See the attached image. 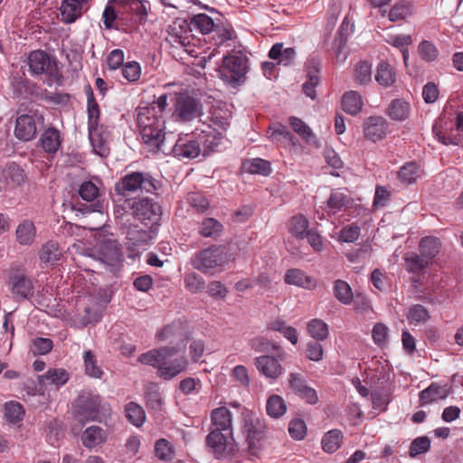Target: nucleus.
Instances as JSON below:
<instances>
[{"mask_svg": "<svg viewBox=\"0 0 463 463\" xmlns=\"http://www.w3.org/2000/svg\"><path fill=\"white\" fill-rule=\"evenodd\" d=\"M175 346L152 349L139 355L138 362L156 369L157 376L170 381L185 372L189 362L185 355H179Z\"/></svg>", "mask_w": 463, "mask_h": 463, "instance_id": "obj_1", "label": "nucleus"}, {"mask_svg": "<svg viewBox=\"0 0 463 463\" xmlns=\"http://www.w3.org/2000/svg\"><path fill=\"white\" fill-rule=\"evenodd\" d=\"M160 186V183L150 174L144 172H132L124 175L120 182L116 184L115 191L118 195L125 196L127 193H135L140 190L146 193H154Z\"/></svg>", "mask_w": 463, "mask_h": 463, "instance_id": "obj_2", "label": "nucleus"}, {"mask_svg": "<svg viewBox=\"0 0 463 463\" xmlns=\"http://www.w3.org/2000/svg\"><path fill=\"white\" fill-rule=\"evenodd\" d=\"M124 203L131 210L134 218L146 227L154 228L159 223L162 215L161 207L152 199L126 200Z\"/></svg>", "mask_w": 463, "mask_h": 463, "instance_id": "obj_3", "label": "nucleus"}, {"mask_svg": "<svg viewBox=\"0 0 463 463\" xmlns=\"http://www.w3.org/2000/svg\"><path fill=\"white\" fill-rule=\"evenodd\" d=\"M233 408H240V415L238 418L239 425L242 433L246 436V441L250 449L256 446L260 439L265 425L263 421L251 410L242 407L233 402Z\"/></svg>", "mask_w": 463, "mask_h": 463, "instance_id": "obj_4", "label": "nucleus"}, {"mask_svg": "<svg viewBox=\"0 0 463 463\" xmlns=\"http://www.w3.org/2000/svg\"><path fill=\"white\" fill-rule=\"evenodd\" d=\"M6 284L16 301L29 299L33 295V281L21 268L14 267L8 270Z\"/></svg>", "mask_w": 463, "mask_h": 463, "instance_id": "obj_5", "label": "nucleus"}, {"mask_svg": "<svg viewBox=\"0 0 463 463\" xmlns=\"http://www.w3.org/2000/svg\"><path fill=\"white\" fill-rule=\"evenodd\" d=\"M227 260V252L222 246H213L197 252L193 260L194 269L208 272Z\"/></svg>", "mask_w": 463, "mask_h": 463, "instance_id": "obj_6", "label": "nucleus"}, {"mask_svg": "<svg viewBox=\"0 0 463 463\" xmlns=\"http://www.w3.org/2000/svg\"><path fill=\"white\" fill-rule=\"evenodd\" d=\"M173 116L179 121H191L199 115L198 101L187 93L175 96Z\"/></svg>", "mask_w": 463, "mask_h": 463, "instance_id": "obj_7", "label": "nucleus"}, {"mask_svg": "<svg viewBox=\"0 0 463 463\" xmlns=\"http://www.w3.org/2000/svg\"><path fill=\"white\" fill-rule=\"evenodd\" d=\"M250 70L247 50L233 41V89L246 83Z\"/></svg>", "mask_w": 463, "mask_h": 463, "instance_id": "obj_8", "label": "nucleus"}, {"mask_svg": "<svg viewBox=\"0 0 463 463\" xmlns=\"http://www.w3.org/2000/svg\"><path fill=\"white\" fill-rule=\"evenodd\" d=\"M43 121L42 115L23 114L17 117L14 130V137L23 142L33 140L37 134V121Z\"/></svg>", "mask_w": 463, "mask_h": 463, "instance_id": "obj_9", "label": "nucleus"}, {"mask_svg": "<svg viewBox=\"0 0 463 463\" xmlns=\"http://www.w3.org/2000/svg\"><path fill=\"white\" fill-rule=\"evenodd\" d=\"M27 176L22 166L15 163L7 164L0 172V192L22 186Z\"/></svg>", "mask_w": 463, "mask_h": 463, "instance_id": "obj_10", "label": "nucleus"}, {"mask_svg": "<svg viewBox=\"0 0 463 463\" xmlns=\"http://www.w3.org/2000/svg\"><path fill=\"white\" fill-rule=\"evenodd\" d=\"M155 236L156 231L153 228L140 229L137 225L130 226L126 232L128 246L133 254L145 250Z\"/></svg>", "mask_w": 463, "mask_h": 463, "instance_id": "obj_11", "label": "nucleus"}, {"mask_svg": "<svg viewBox=\"0 0 463 463\" xmlns=\"http://www.w3.org/2000/svg\"><path fill=\"white\" fill-rule=\"evenodd\" d=\"M364 138L377 143L386 137L389 131V123L380 116L369 117L363 126Z\"/></svg>", "mask_w": 463, "mask_h": 463, "instance_id": "obj_12", "label": "nucleus"}, {"mask_svg": "<svg viewBox=\"0 0 463 463\" xmlns=\"http://www.w3.org/2000/svg\"><path fill=\"white\" fill-rule=\"evenodd\" d=\"M77 417L80 421L93 420L102 407L101 398L99 395H80L77 400Z\"/></svg>", "mask_w": 463, "mask_h": 463, "instance_id": "obj_13", "label": "nucleus"}, {"mask_svg": "<svg viewBox=\"0 0 463 463\" xmlns=\"http://www.w3.org/2000/svg\"><path fill=\"white\" fill-rule=\"evenodd\" d=\"M97 259L110 267H114L121 262L122 254L119 244L115 240H104L99 246L97 250Z\"/></svg>", "mask_w": 463, "mask_h": 463, "instance_id": "obj_14", "label": "nucleus"}, {"mask_svg": "<svg viewBox=\"0 0 463 463\" xmlns=\"http://www.w3.org/2000/svg\"><path fill=\"white\" fill-rule=\"evenodd\" d=\"M88 129L89 138L94 152L102 157H106L109 153V131L103 125L89 127Z\"/></svg>", "mask_w": 463, "mask_h": 463, "instance_id": "obj_15", "label": "nucleus"}, {"mask_svg": "<svg viewBox=\"0 0 463 463\" xmlns=\"http://www.w3.org/2000/svg\"><path fill=\"white\" fill-rule=\"evenodd\" d=\"M288 383L292 392L309 404H316L318 402L317 392L307 385L305 378L298 373H290Z\"/></svg>", "mask_w": 463, "mask_h": 463, "instance_id": "obj_16", "label": "nucleus"}, {"mask_svg": "<svg viewBox=\"0 0 463 463\" xmlns=\"http://www.w3.org/2000/svg\"><path fill=\"white\" fill-rule=\"evenodd\" d=\"M165 125L163 127H154L153 128L139 129L143 142L152 150H162L166 153L165 134L164 133Z\"/></svg>", "mask_w": 463, "mask_h": 463, "instance_id": "obj_17", "label": "nucleus"}, {"mask_svg": "<svg viewBox=\"0 0 463 463\" xmlns=\"http://www.w3.org/2000/svg\"><path fill=\"white\" fill-rule=\"evenodd\" d=\"M28 66L33 75L52 73L54 63L50 56L42 50L32 52L28 56Z\"/></svg>", "mask_w": 463, "mask_h": 463, "instance_id": "obj_18", "label": "nucleus"}, {"mask_svg": "<svg viewBox=\"0 0 463 463\" xmlns=\"http://www.w3.org/2000/svg\"><path fill=\"white\" fill-rule=\"evenodd\" d=\"M255 366L266 378L276 380L283 373L280 363L271 355H261L255 359Z\"/></svg>", "mask_w": 463, "mask_h": 463, "instance_id": "obj_19", "label": "nucleus"}, {"mask_svg": "<svg viewBox=\"0 0 463 463\" xmlns=\"http://www.w3.org/2000/svg\"><path fill=\"white\" fill-rule=\"evenodd\" d=\"M86 0H63L60 11L61 20L65 24L74 23L82 14V7Z\"/></svg>", "mask_w": 463, "mask_h": 463, "instance_id": "obj_20", "label": "nucleus"}, {"mask_svg": "<svg viewBox=\"0 0 463 463\" xmlns=\"http://www.w3.org/2000/svg\"><path fill=\"white\" fill-rule=\"evenodd\" d=\"M170 149L174 153L175 156L179 158L193 159L203 153L200 142H198L197 138L186 142L178 140L173 147H170Z\"/></svg>", "mask_w": 463, "mask_h": 463, "instance_id": "obj_21", "label": "nucleus"}, {"mask_svg": "<svg viewBox=\"0 0 463 463\" xmlns=\"http://www.w3.org/2000/svg\"><path fill=\"white\" fill-rule=\"evenodd\" d=\"M202 152L203 156H207L210 153L215 151L222 140V132L218 129H210L209 131H203L197 137Z\"/></svg>", "mask_w": 463, "mask_h": 463, "instance_id": "obj_22", "label": "nucleus"}, {"mask_svg": "<svg viewBox=\"0 0 463 463\" xmlns=\"http://www.w3.org/2000/svg\"><path fill=\"white\" fill-rule=\"evenodd\" d=\"M284 280L288 285H294L305 289H312L316 287L314 278L307 276L305 271L299 269L287 270Z\"/></svg>", "mask_w": 463, "mask_h": 463, "instance_id": "obj_23", "label": "nucleus"}, {"mask_svg": "<svg viewBox=\"0 0 463 463\" xmlns=\"http://www.w3.org/2000/svg\"><path fill=\"white\" fill-rule=\"evenodd\" d=\"M137 123L139 129L153 128L154 127H163L165 120L163 115L157 114L155 107L143 108L137 114Z\"/></svg>", "mask_w": 463, "mask_h": 463, "instance_id": "obj_24", "label": "nucleus"}, {"mask_svg": "<svg viewBox=\"0 0 463 463\" xmlns=\"http://www.w3.org/2000/svg\"><path fill=\"white\" fill-rule=\"evenodd\" d=\"M69 380L68 373L62 368H51L40 375L38 382L42 386L54 385L57 388L64 385Z\"/></svg>", "mask_w": 463, "mask_h": 463, "instance_id": "obj_25", "label": "nucleus"}, {"mask_svg": "<svg viewBox=\"0 0 463 463\" xmlns=\"http://www.w3.org/2000/svg\"><path fill=\"white\" fill-rule=\"evenodd\" d=\"M213 430L206 437V443L213 452L219 458L222 456L227 448V439L232 436L228 431Z\"/></svg>", "mask_w": 463, "mask_h": 463, "instance_id": "obj_26", "label": "nucleus"}, {"mask_svg": "<svg viewBox=\"0 0 463 463\" xmlns=\"http://www.w3.org/2000/svg\"><path fill=\"white\" fill-rule=\"evenodd\" d=\"M107 439L106 431L99 426L87 428L81 435V441L84 447L92 449L101 445Z\"/></svg>", "mask_w": 463, "mask_h": 463, "instance_id": "obj_27", "label": "nucleus"}, {"mask_svg": "<svg viewBox=\"0 0 463 463\" xmlns=\"http://www.w3.org/2000/svg\"><path fill=\"white\" fill-rule=\"evenodd\" d=\"M40 142L46 153L54 154L61 147V137L58 129L51 127L42 134Z\"/></svg>", "mask_w": 463, "mask_h": 463, "instance_id": "obj_28", "label": "nucleus"}, {"mask_svg": "<svg viewBox=\"0 0 463 463\" xmlns=\"http://www.w3.org/2000/svg\"><path fill=\"white\" fill-rule=\"evenodd\" d=\"M15 237L20 245H32L36 238V228L33 222L24 220L19 223L15 231Z\"/></svg>", "mask_w": 463, "mask_h": 463, "instance_id": "obj_29", "label": "nucleus"}, {"mask_svg": "<svg viewBox=\"0 0 463 463\" xmlns=\"http://www.w3.org/2000/svg\"><path fill=\"white\" fill-rule=\"evenodd\" d=\"M110 3H115L121 6L128 5L132 13L137 17L139 23L145 24L147 21L149 3L144 0H109Z\"/></svg>", "mask_w": 463, "mask_h": 463, "instance_id": "obj_30", "label": "nucleus"}, {"mask_svg": "<svg viewBox=\"0 0 463 463\" xmlns=\"http://www.w3.org/2000/svg\"><path fill=\"white\" fill-rule=\"evenodd\" d=\"M363 105V98L359 92L350 90L343 95L342 108L346 113L356 115L362 110Z\"/></svg>", "mask_w": 463, "mask_h": 463, "instance_id": "obj_31", "label": "nucleus"}, {"mask_svg": "<svg viewBox=\"0 0 463 463\" xmlns=\"http://www.w3.org/2000/svg\"><path fill=\"white\" fill-rule=\"evenodd\" d=\"M289 124L293 130L301 136L308 144L316 147L320 146L311 128L303 120L296 117H290Z\"/></svg>", "mask_w": 463, "mask_h": 463, "instance_id": "obj_32", "label": "nucleus"}, {"mask_svg": "<svg viewBox=\"0 0 463 463\" xmlns=\"http://www.w3.org/2000/svg\"><path fill=\"white\" fill-rule=\"evenodd\" d=\"M213 423L215 426L214 430L228 431L232 434V414L225 407H220L212 412Z\"/></svg>", "mask_w": 463, "mask_h": 463, "instance_id": "obj_33", "label": "nucleus"}, {"mask_svg": "<svg viewBox=\"0 0 463 463\" xmlns=\"http://www.w3.org/2000/svg\"><path fill=\"white\" fill-rule=\"evenodd\" d=\"M411 113V106L403 99H394L388 108L389 117L395 121L407 119Z\"/></svg>", "mask_w": 463, "mask_h": 463, "instance_id": "obj_34", "label": "nucleus"}, {"mask_svg": "<svg viewBox=\"0 0 463 463\" xmlns=\"http://www.w3.org/2000/svg\"><path fill=\"white\" fill-rule=\"evenodd\" d=\"M267 414L273 419L282 417L287 411V405L284 399L277 394L270 395L266 402Z\"/></svg>", "mask_w": 463, "mask_h": 463, "instance_id": "obj_35", "label": "nucleus"}, {"mask_svg": "<svg viewBox=\"0 0 463 463\" xmlns=\"http://www.w3.org/2000/svg\"><path fill=\"white\" fill-rule=\"evenodd\" d=\"M350 202L348 195L341 190L331 193L326 202V209L329 213L335 214L345 207Z\"/></svg>", "mask_w": 463, "mask_h": 463, "instance_id": "obj_36", "label": "nucleus"}, {"mask_svg": "<svg viewBox=\"0 0 463 463\" xmlns=\"http://www.w3.org/2000/svg\"><path fill=\"white\" fill-rule=\"evenodd\" d=\"M269 138L276 143L294 144V136L286 126L275 124L269 128Z\"/></svg>", "mask_w": 463, "mask_h": 463, "instance_id": "obj_37", "label": "nucleus"}, {"mask_svg": "<svg viewBox=\"0 0 463 463\" xmlns=\"http://www.w3.org/2000/svg\"><path fill=\"white\" fill-rule=\"evenodd\" d=\"M125 414L128 421L136 427L142 426L146 420L144 409L134 402H130L125 406Z\"/></svg>", "mask_w": 463, "mask_h": 463, "instance_id": "obj_38", "label": "nucleus"}, {"mask_svg": "<svg viewBox=\"0 0 463 463\" xmlns=\"http://www.w3.org/2000/svg\"><path fill=\"white\" fill-rule=\"evenodd\" d=\"M309 65L312 66L314 71H309L308 78L307 81L303 84V91L304 93L314 99L316 98V87L319 83V76H318V62L312 59L309 61Z\"/></svg>", "mask_w": 463, "mask_h": 463, "instance_id": "obj_39", "label": "nucleus"}, {"mask_svg": "<svg viewBox=\"0 0 463 463\" xmlns=\"http://www.w3.org/2000/svg\"><path fill=\"white\" fill-rule=\"evenodd\" d=\"M419 247L420 254L430 260L439 253L440 241L436 237L427 236L421 239Z\"/></svg>", "mask_w": 463, "mask_h": 463, "instance_id": "obj_40", "label": "nucleus"}, {"mask_svg": "<svg viewBox=\"0 0 463 463\" xmlns=\"http://www.w3.org/2000/svg\"><path fill=\"white\" fill-rule=\"evenodd\" d=\"M343 435L338 430L327 431L322 439V449L325 452L333 453L336 451L342 443Z\"/></svg>", "mask_w": 463, "mask_h": 463, "instance_id": "obj_41", "label": "nucleus"}, {"mask_svg": "<svg viewBox=\"0 0 463 463\" xmlns=\"http://www.w3.org/2000/svg\"><path fill=\"white\" fill-rule=\"evenodd\" d=\"M395 80V73L392 68L387 62L383 61L379 63L375 80L383 87H389L394 83Z\"/></svg>", "mask_w": 463, "mask_h": 463, "instance_id": "obj_42", "label": "nucleus"}, {"mask_svg": "<svg viewBox=\"0 0 463 463\" xmlns=\"http://www.w3.org/2000/svg\"><path fill=\"white\" fill-rule=\"evenodd\" d=\"M334 295L335 298L344 305H349L354 294L349 284L342 279H337L334 284Z\"/></svg>", "mask_w": 463, "mask_h": 463, "instance_id": "obj_43", "label": "nucleus"}, {"mask_svg": "<svg viewBox=\"0 0 463 463\" xmlns=\"http://www.w3.org/2000/svg\"><path fill=\"white\" fill-rule=\"evenodd\" d=\"M222 232V224L213 218L204 219L199 226V233L206 238H215Z\"/></svg>", "mask_w": 463, "mask_h": 463, "instance_id": "obj_44", "label": "nucleus"}, {"mask_svg": "<svg viewBox=\"0 0 463 463\" xmlns=\"http://www.w3.org/2000/svg\"><path fill=\"white\" fill-rule=\"evenodd\" d=\"M407 319L411 325L419 326L430 319V313L424 306L413 305L408 310Z\"/></svg>", "mask_w": 463, "mask_h": 463, "instance_id": "obj_45", "label": "nucleus"}, {"mask_svg": "<svg viewBox=\"0 0 463 463\" xmlns=\"http://www.w3.org/2000/svg\"><path fill=\"white\" fill-rule=\"evenodd\" d=\"M243 167L250 174H259L264 176L271 173L270 163L259 157L245 162Z\"/></svg>", "mask_w": 463, "mask_h": 463, "instance_id": "obj_46", "label": "nucleus"}, {"mask_svg": "<svg viewBox=\"0 0 463 463\" xmlns=\"http://www.w3.org/2000/svg\"><path fill=\"white\" fill-rule=\"evenodd\" d=\"M60 256L59 246L54 241H48L43 244L39 253L41 261L50 264L55 263L60 259Z\"/></svg>", "mask_w": 463, "mask_h": 463, "instance_id": "obj_47", "label": "nucleus"}, {"mask_svg": "<svg viewBox=\"0 0 463 463\" xmlns=\"http://www.w3.org/2000/svg\"><path fill=\"white\" fill-rule=\"evenodd\" d=\"M448 394V391L444 387L431 384L430 387L420 392V398L423 403H430L440 399H445Z\"/></svg>", "mask_w": 463, "mask_h": 463, "instance_id": "obj_48", "label": "nucleus"}, {"mask_svg": "<svg viewBox=\"0 0 463 463\" xmlns=\"http://www.w3.org/2000/svg\"><path fill=\"white\" fill-rule=\"evenodd\" d=\"M307 331L311 337L323 341L328 336V326L323 320L314 318L307 324Z\"/></svg>", "mask_w": 463, "mask_h": 463, "instance_id": "obj_49", "label": "nucleus"}, {"mask_svg": "<svg viewBox=\"0 0 463 463\" xmlns=\"http://www.w3.org/2000/svg\"><path fill=\"white\" fill-rule=\"evenodd\" d=\"M88 128L99 125V108L90 87L87 90Z\"/></svg>", "mask_w": 463, "mask_h": 463, "instance_id": "obj_50", "label": "nucleus"}, {"mask_svg": "<svg viewBox=\"0 0 463 463\" xmlns=\"http://www.w3.org/2000/svg\"><path fill=\"white\" fill-rule=\"evenodd\" d=\"M412 14V5L405 1L396 3L388 14L391 22L403 20Z\"/></svg>", "mask_w": 463, "mask_h": 463, "instance_id": "obj_51", "label": "nucleus"}, {"mask_svg": "<svg viewBox=\"0 0 463 463\" xmlns=\"http://www.w3.org/2000/svg\"><path fill=\"white\" fill-rule=\"evenodd\" d=\"M398 176L401 182L411 184L420 177V168L415 163L409 162L401 167Z\"/></svg>", "mask_w": 463, "mask_h": 463, "instance_id": "obj_52", "label": "nucleus"}, {"mask_svg": "<svg viewBox=\"0 0 463 463\" xmlns=\"http://www.w3.org/2000/svg\"><path fill=\"white\" fill-rule=\"evenodd\" d=\"M354 81L358 85H367L372 81V66L366 61H359L354 68Z\"/></svg>", "mask_w": 463, "mask_h": 463, "instance_id": "obj_53", "label": "nucleus"}, {"mask_svg": "<svg viewBox=\"0 0 463 463\" xmlns=\"http://www.w3.org/2000/svg\"><path fill=\"white\" fill-rule=\"evenodd\" d=\"M308 221L303 215H296L289 221L288 230L298 238L303 239L307 234Z\"/></svg>", "mask_w": 463, "mask_h": 463, "instance_id": "obj_54", "label": "nucleus"}, {"mask_svg": "<svg viewBox=\"0 0 463 463\" xmlns=\"http://www.w3.org/2000/svg\"><path fill=\"white\" fill-rule=\"evenodd\" d=\"M418 53L420 59L427 62H432L439 57V50L436 45L430 42L424 40L418 45Z\"/></svg>", "mask_w": 463, "mask_h": 463, "instance_id": "obj_55", "label": "nucleus"}, {"mask_svg": "<svg viewBox=\"0 0 463 463\" xmlns=\"http://www.w3.org/2000/svg\"><path fill=\"white\" fill-rule=\"evenodd\" d=\"M233 382H236L237 384L241 387V395L245 396L250 394V377L245 366L237 365L233 367Z\"/></svg>", "mask_w": 463, "mask_h": 463, "instance_id": "obj_56", "label": "nucleus"}, {"mask_svg": "<svg viewBox=\"0 0 463 463\" xmlns=\"http://www.w3.org/2000/svg\"><path fill=\"white\" fill-rule=\"evenodd\" d=\"M361 229L358 225L352 223L344 226L337 236V241L341 242L351 243L357 241L360 237Z\"/></svg>", "mask_w": 463, "mask_h": 463, "instance_id": "obj_57", "label": "nucleus"}, {"mask_svg": "<svg viewBox=\"0 0 463 463\" xmlns=\"http://www.w3.org/2000/svg\"><path fill=\"white\" fill-rule=\"evenodd\" d=\"M24 414L23 406L17 402H6L5 405V416L8 421L16 423L22 420Z\"/></svg>", "mask_w": 463, "mask_h": 463, "instance_id": "obj_58", "label": "nucleus"}, {"mask_svg": "<svg viewBox=\"0 0 463 463\" xmlns=\"http://www.w3.org/2000/svg\"><path fill=\"white\" fill-rule=\"evenodd\" d=\"M84 366L86 373L93 378H100L101 369L97 365L95 355L91 351H85L83 354Z\"/></svg>", "mask_w": 463, "mask_h": 463, "instance_id": "obj_59", "label": "nucleus"}, {"mask_svg": "<svg viewBox=\"0 0 463 463\" xmlns=\"http://www.w3.org/2000/svg\"><path fill=\"white\" fill-rule=\"evenodd\" d=\"M406 262L409 265V270L411 272H420L425 269L430 260H429L426 257H423L421 254L418 255L416 253H411L405 258Z\"/></svg>", "mask_w": 463, "mask_h": 463, "instance_id": "obj_60", "label": "nucleus"}, {"mask_svg": "<svg viewBox=\"0 0 463 463\" xmlns=\"http://www.w3.org/2000/svg\"><path fill=\"white\" fill-rule=\"evenodd\" d=\"M156 456L165 461H170L174 458L175 452L172 445L165 439H161L156 442Z\"/></svg>", "mask_w": 463, "mask_h": 463, "instance_id": "obj_61", "label": "nucleus"}, {"mask_svg": "<svg viewBox=\"0 0 463 463\" xmlns=\"http://www.w3.org/2000/svg\"><path fill=\"white\" fill-rule=\"evenodd\" d=\"M146 405L153 410H159L162 405V397L156 385L151 384L146 392Z\"/></svg>", "mask_w": 463, "mask_h": 463, "instance_id": "obj_62", "label": "nucleus"}, {"mask_svg": "<svg viewBox=\"0 0 463 463\" xmlns=\"http://www.w3.org/2000/svg\"><path fill=\"white\" fill-rule=\"evenodd\" d=\"M99 188L91 181L83 182L79 188L80 196L87 202H92L99 196Z\"/></svg>", "mask_w": 463, "mask_h": 463, "instance_id": "obj_63", "label": "nucleus"}, {"mask_svg": "<svg viewBox=\"0 0 463 463\" xmlns=\"http://www.w3.org/2000/svg\"><path fill=\"white\" fill-rule=\"evenodd\" d=\"M192 23L202 33L204 34L211 33L214 26L213 20L205 14H198L194 15Z\"/></svg>", "mask_w": 463, "mask_h": 463, "instance_id": "obj_64", "label": "nucleus"}]
</instances>
